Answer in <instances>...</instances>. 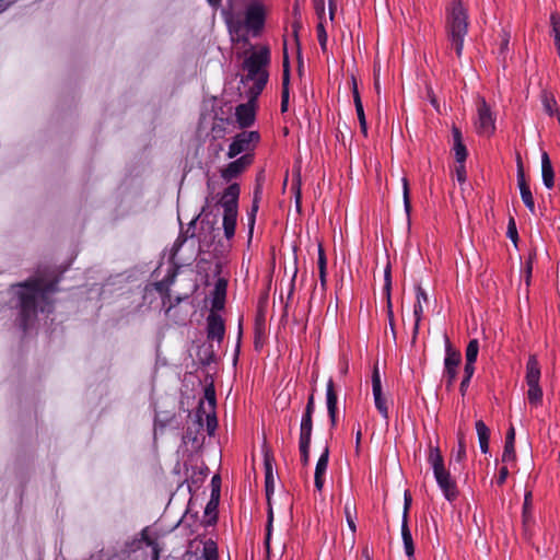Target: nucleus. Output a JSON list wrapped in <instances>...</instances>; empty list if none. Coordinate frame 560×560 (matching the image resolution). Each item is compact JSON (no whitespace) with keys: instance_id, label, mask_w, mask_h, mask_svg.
I'll return each mask as SVG.
<instances>
[{"instance_id":"nucleus-33","label":"nucleus","mask_w":560,"mask_h":560,"mask_svg":"<svg viewBox=\"0 0 560 560\" xmlns=\"http://www.w3.org/2000/svg\"><path fill=\"white\" fill-rule=\"evenodd\" d=\"M203 560H218V548L214 541L208 540L203 546Z\"/></svg>"},{"instance_id":"nucleus-41","label":"nucleus","mask_w":560,"mask_h":560,"mask_svg":"<svg viewBox=\"0 0 560 560\" xmlns=\"http://www.w3.org/2000/svg\"><path fill=\"white\" fill-rule=\"evenodd\" d=\"M205 398L208 401L209 410H214L215 408V393L212 386L207 387L205 389Z\"/></svg>"},{"instance_id":"nucleus-30","label":"nucleus","mask_w":560,"mask_h":560,"mask_svg":"<svg viewBox=\"0 0 560 560\" xmlns=\"http://www.w3.org/2000/svg\"><path fill=\"white\" fill-rule=\"evenodd\" d=\"M527 398L532 405H538L541 402L542 389L539 384L528 385Z\"/></svg>"},{"instance_id":"nucleus-37","label":"nucleus","mask_w":560,"mask_h":560,"mask_svg":"<svg viewBox=\"0 0 560 560\" xmlns=\"http://www.w3.org/2000/svg\"><path fill=\"white\" fill-rule=\"evenodd\" d=\"M249 142H231L229 151H228V158L233 159L243 151L247 149L244 144H248Z\"/></svg>"},{"instance_id":"nucleus-36","label":"nucleus","mask_w":560,"mask_h":560,"mask_svg":"<svg viewBox=\"0 0 560 560\" xmlns=\"http://www.w3.org/2000/svg\"><path fill=\"white\" fill-rule=\"evenodd\" d=\"M532 491H527L524 495V504H523V520L524 523H527L530 517L532 511Z\"/></svg>"},{"instance_id":"nucleus-26","label":"nucleus","mask_w":560,"mask_h":560,"mask_svg":"<svg viewBox=\"0 0 560 560\" xmlns=\"http://www.w3.org/2000/svg\"><path fill=\"white\" fill-rule=\"evenodd\" d=\"M476 431L478 434L480 450L483 454H486L489 451L490 431L488 427L485 424V422L481 420H478L476 422Z\"/></svg>"},{"instance_id":"nucleus-14","label":"nucleus","mask_w":560,"mask_h":560,"mask_svg":"<svg viewBox=\"0 0 560 560\" xmlns=\"http://www.w3.org/2000/svg\"><path fill=\"white\" fill-rule=\"evenodd\" d=\"M338 397L332 378H329L326 387V405L331 427H336Z\"/></svg>"},{"instance_id":"nucleus-57","label":"nucleus","mask_w":560,"mask_h":560,"mask_svg":"<svg viewBox=\"0 0 560 560\" xmlns=\"http://www.w3.org/2000/svg\"><path fill=\"white\" fill-rule=\"evenodd\" d=\"M509 43H510V33L506 32V31H503L502 32L501 46H500V51L501 52H504L508 49Z\"/></svg>"},{"instance_id":"nucleus-18","label":"nucleus","mask_w":560,"mask_h":560,"mask_svg":"<svg viewBox=\"0 0 560 560\" xmlns=\"http://www.w3.org/2000/svg\"><path fill=\"white\" fill-rule=\"evenodd\" d=\"M401 539L404 542L405 553H406L408 560H416L415 542H413V538L411 535V530L408 526L406 515L404 516L402 524H401Z\"/></svg>"},{"instance_id":"nucleus-19","label":"nucleus","mask_w":560,"mask_h":560,"mask_svg":"<svg viewBox=\"0 0 560 560\" xmlns=\"http://www.w3.org/2000/svg\"><path fill=\"white\" fill-rule=\"evenodd\" d=\"M413 291H415L416 302L413 304L415 324H413V331H412V338H411V350L417 352V336H418V330L420 327V284H416L413 287Z\"/></svg>"},{"instance_id":"nucleus-4","label":"nucleus","mask_w":560,"mask_h":560,"mask_svg":"<svg viewBox=\"0 0 560 560\" xmlns=\"http://www.w3.org/2000/svg\"><path fill=\"white\" fill-rule=\"evenodd\" d=\"M240 194V185L232 183L223 190L219 201L223 208V230L228 240L232 238L235 234Z\"/></svg>"},{"instance_id":"nucleus-42","label":"nucleus","mask_w":560,"mask_h":560,"mask_svg":"<svg viewBox=\"0 0 560 560\" xmlns=\"http://www.w3.org/2000/svg\"><path fill=\"white\" fill-rule=\"evenodd\" d=\"M257 211H258V206L257 205H252V209H250V211L247 214V217H248L249 237H252V234H253V231H254Z\"/></svg>"},{"instance_id":"nucleus-44","label":"nucleus","mask_w":560,"mask_h":560,"mask_svg":"<svg viewBox=\"0 0 560 560\" xmlns=\"http://www.w3.org/2000/svg\"><path fill=\"white\" fill-rule=\"evenodd\" d=\"M508 237L516 245L518 235L516 230V224L513 218L510 219L508 225Z\"/></svg>"},{"instance_id":"nucleus-59","label":"nucleus","mask_w":560,"mask_h":560,"mask_svg":"<svg viewBox=\"0 0 560 560\" xmlns=\"http://www.w3.org/2000/svg\"><path fill=\"white\" fill-rule=\"evenodd\" d=\"M474 363L475 362L466 361V364H465V377L466 378H469V380L471 378L474 371H475Z\"/></svg>"},{"instance_id":"nucleus-5","label":"nucleus","mask_w":560,"mask_h":560,"mask_svg":"<svg viewBox=\"0 0 560 560\" xmlns=\"http://www.w3.org/2000/svg\"><path fill=\"white\" fill-rule=\"evenodd\" d=\"M478 118L475 122V127L479 137L490 138L493 136L495 126L492 118L491 109L485 98H480L478 102Z\"/></svg>"},{"instance_id":"nucleus-46","label":"nucleus","mask_w":560,"mask_h":560,"mask_svg":"<svg viewBox=\"0 0 560 560\" xmlns=\"http://www.w3.org/2000/svg\"><path fill=\"white\" fill-rule=\"evenodd\" d=\"M466 456V446L464 442V435L462 433L458 434V450L456 453V459L458 462L463 460Z\"/></svg>"},{"instance_id":"nucleus-9","label":"nucleus","mask_w":560,"mask_h":560,"mask_svg":"<svg viewBox=\"0 0 560 560\" xmlns=\"http://www.w3.org/2000/svg\"><path fill=\"white\" fill-rule=\"evenodd\" d=\"M265 11L261 4L252 3L247 7L245 13V25L256 35L264 26Z\"/></svg>"},{"instance_id":"nucleus-28","label":"nucleus","mask_w":560,"mask_h":560,"mask_svg":"<svg viewBox=\"0 0 560 560\" xmlns=\"http://www.w3.org/2000/svg\"><path fill=\"white\" fill-rule=\"evenodd\" d=\"M541 101L547 114L552 116L555 113H558L557 102L552 93L542 91Z\"/></svg>"},{"instance_id":"nucleus-7","label":"nucleus","mask_w":560,"mask_h":560,"mask_svg":"<svg viewBox=\"0 0 560 560\" xmlns=\"http://www.w3.org/2000/svg\"><path fill=\"white\" fill-rule=\"evenodd\" d=\"M372 392H373V397H374V404H375L377 411L381 413V416L385 420H387L388 419L387 400L383 396L381 374H380L377 364H375L373 368Z\"/></svg>"},{"instance_id":"nucleus-55","label":"nucleus","mask_w":560,"mask_h":560,"mask_svg":"<svg viewBox=\"0 0 560 560\" xmlns=\"http://www.w3.org/2000/svg\"><path fill=\"white\" fill-rule=\"evenodd\" d=\"M550 23H551L553 33H559L560 32V15L558 13L551 14Z\"/></svg>"},{"instance_id":"nucleus-27","label":"nucleus","mask_w":560,"mask_h":560,"mask_svg":"<svg viewBox=\"0 0 560 560\" xmlns=\"http://www.w3.org/2000/svg\"><path fill=\"white\" fill-rule=\"evenodd\" d=\"M353 98H354L355 110H357V115H358V118L360 121L361 130L363 132V136L366 137V120H365L364 109H363V105H362V102H361V98H360V95H359V92H358L355 85L353 88Z\"/></svg>"},{"instance_id":"nucleus-50","label":"nucleus","mask_w":560,"mask_h":560,"mask_svg":"<svg viewBox=\"0 0 560 560\" xmlns=\"http://www.w3.org/2000/svg\"><path fill=\"white\" fill-rule=\"evenodd\" d=\"M314 8L318 15L319 21L324 22L325 18V2L324 0H314Z\"/></svg>"},{"instance_id":"nucleus-11","label":"nucleus","mask_w":560,"mask_h":560,"mask_svg":"<svg viewBox=\"0 0 560 560\" xmlns=\"http://www.w3.org/2000/svg\"><path fill=\"white\" fill-rule=\"evenodd\" d=\"M434 479L442 490L444 497L452 501L457 497V486L455 479L451 476L450 470L445 467L443 470L436 472Z\"/></svg>"},{"instance_id":"nucleus-58","label":"nucleus","mask_w":560,"mask_h":560,"mask_svg":"<svg viewBox=\"0 0 560 560\" xmlns=\"http://www.w3.org/2000/svg\"><path fill=\"white\" fill-rule=\"evenodd\" d=\"M288 102H289V88H285V89H282V102H281L282 112L287 110Z\"/></svg>"},{"instance_id":"nucleus-47","label":"nucleus","mask_w":560,"mask_h":560,"mask_svg":"<svg viewBox=\"0 0 560 560\" xmlns=\"http://www.w3.org/2000/svg\"><path fill=\"white\" fill-rule=\"evenodd\" d=\"M534 256H535V253H532L529 255V258H528L527 262H526V267H525V284H526V287H528L529 283H530Z\"/></svg>"},{"instance_id":"nucleus-54","label":"nucleus","mask_w":560,"mask_h":560,"mask_svg":"<svg viewBox=\"0 0 560 560\" xmlns=\"http://www.w3.org/2000/svg\"><path fill=\"white\" fill-rule=\"evenodd\" d=\"M314 411H315V398H314V394L312 393L310 396H308V399H307V404H306V407H305V410H304V413L305 415H314Z\"/></svg>"},{"instance_id":"nucleus-51","label":"nucleus","mask_w":560,"mask_h":560,"mask_svg":"<svg viewBox=\"0 0 560 560\" xmlns=\"http://www.w3.org/2000/svg\"><path fill=\"white\" fill-rule=\"evenodd\" d=\"M404 205H405L407 217L409 218L411 205H410L409 190H408V185H407L406 179H404Z\"/></svg>"},{"instance_id":"nucleus-35","label":"nucleus","mask_w":560,"mask_h":560,"mask_svg":"<svg viewBox=\"0 0 560 560\" xmlns=\"http://www.w3.org/2000/svg\"><path fill=\"white\" fill-rule=\"evenodd\" d=\"M479 351V342L477 339L469 341L466 349V361L476 362Z\"/></svg>"},{"instance_id":"nucleus-62","label":"nucleus","mask_w":560,"mask_h":560,"mask_svg":"<svg viewBox=\"0 0 560 560\" xmlns=\"http://www.w3.org/2000/svg\"><path fill=\"white\" fill-rule=\"evenodd\" d=\"M508 475H509L508 468L506 467H502L500 469V474H499V478H498V483L502 485L506 480Z\"/></svg>"},{"instance_id":"nucleus-2","label":"nucleus","mask_w":560,"mask_h":560,"mask_svg":"<svg viewBox=\"0 0 560 560\" xmlns=\"http://www.w3.org/2000/svg\"><path fill=\"white\" fill-rule=\"evenodd\" d=\"M18 296L19 325L26 331L30 324L37 317L38 307L45 312L49 303L48 295L57 290L56 281H45L42 278H30L12 285Z\"/></svg>"},{"instance_id":"nucleus-1","label":"nucleus","mask_w":560,"mask_h":560,"mask_svg":"<svg viewBox=\"0 0 560 560\" xmlns=\"http://www.w3.org/2000/svg\"><path fill=\"white\" fill-rule=\"evenodd\" d=\"M270 52L267 47L253 50L242 63L238 95L246 98L245 103L235 108L231 100L209 97L203 100L198 125V138L202 140H219L238 126L246 129L255 121V104L268 81L267 67ZM231 140H260L258 131L242 130Z\"/></svg>"},{"instance_id":"nucleus-17","label":"nucleus","mask_w":560,"mask_h":560,"mask_svg":"<svg viewBox=\"0 0 560 560\" xmlns=\"http://www.w3.org/2000/svg\"><path fill=\"white\" fill-rule=\"evenodd\" d=\"M540 366L535 354H530L528 361L526 363V384L528 385H538L540 381Z\"/></svg>"},{"instance_id":"nucleus-61","label":"nucleus","mask_w":560,"mask_h":560,"mask_svg":"<svg viewBox=\"0 0 560 560\" xmlns=\"http://www.w3.org/2000/svg\"><path fill=\"white\" fill-rule=\"evenodd\" d=\"M260 198H261V187H260V185H257L254 190V197H253L252 205H257L259 207Z\"/></svg>"},{"instance_id":"nucleus-32","label":"nucleus","mask_w":560,"mask_h":560,"mask_svg":"<svg viewBox=\"0 0 560 560\" xmlns=\"http://www.w3.org/2000/svg\"><path fill=\"white\" fill-rule=\"evenodd\" d=\"M456 165L465 164L467 158V149L463 142H455L453 147Z\"/></svg>"},{"instance_id":"nucleus-31","label":"nucleus","mask_w":560,"mask_h":560,"mask_svg":"<svg viewBox=\"0 0 560 560\" xmlns=\"http://www.w3.org/2000/svg\"><path fill=\"white\" fill-rule=\"evenodd\" d=\"M520 192H521V198H522L524 205L526 206V208L532 213H535V202H534V197L529 189V186L521 187Z\"/></svg>"},{"instance_id":"nucleus-22","label":"nucleus","mask_w":560,"mask_h":560,"mask_svg":"<svg viewBox=\"0 0 560 560\" xmlns=\"http://www.w3.org/2000/svg\"><path fill=\"white\" fill-rule=\"evenodd\" d=\"M219 502L220 499H218V493L215 492L214 495L210 497V500L208 501L205 509V516L207 517L205 524L207 526H213L217 524Z\"/></svg>"},{"instance_id":"nucleus-48","label":"nucleus","mask_w":560,"mask_h":560,"mask_svg":"<svg viewBox=\"0 0 560 560\" xmlns=\"http://www.w3.org/2000/svg\"><path fill=\"white\" fill-rule=\"evenodd\" d=\"M267 510V524H266V533L272 534V524H273V509L272 504L269 503Z\"/></svg>"},{"instance_id":"nucleus-6","label":"nucleus","mask_w":560,"mask_h":560,"mask_svg":"<svg viewBox=\"0 0 560 560\" xmlns=\"http://www.w3.org/2000/svg\"><path fill=\"white\" fill-rule=\"evenodd\" d=\"M252 154H244L241 158L236 159L229 163L225 167L220 170L221 177L226 182H231L234 178H237L252 163H253Z\"/></svg>"},{"instance_id":"nucleus-3","label":"nucleus","mask_w":560,"mask_h":560,"mask_svg":"<svg viewBox=\"0 0 560 560\" xmlns=\"http://www.w3.org/2000/svg\"><path fill=\"white\" fill-rule=\"evenodd\" d=\"M447 35L458 57L463 54L464 37L468 31V15L460 0L454 1L447 16Z\"/></svg>"},{"instance_id":"nucleus-16","label":"nucleus","mask_w":560,"mask_h":560,"mask_svg":"<svg viewBox=\"0 0 560 560\" xmlns=\"http://www.w3.org/2000/svg\"><path fill=\"white\" fill-rule=\"evenodd\" d=\"M228 281L223 278L218 279L212 292V311H220L224 307L226 296Z\"/></svg>"},{"instance_id":"nucleus-10","label":"nucleus","mask_w":560,"mask_h":560,"mask_svg":"<svg viewBox=\"0 0 560 560\" xmlns=\"http://www.w3.org/2000/svg\"><path fill=\"white\" fill-rule=\"evenodd\" d=\"M215 222L207 219L200 221V232L197 235L199 252L209 249L217 237Z\"/></svg>"},{"instance_id":"nucleus-45","label":"nucleus","mask_w":560,"mask_h":560,"mask_svg":"<svg viewBox=\"0 0 560 560\" xmlns=\"http://www.w3.org/2000/svg\"><path fill=\"white\" fill-rule=\"evenodd\" d=\"M318 271H327V258L322 245L318 246Z\"/></svg>"},{"instance_id":"nucleus-56","label":"nucleus","mask_w":560,"mask_h":560,"mask_svg":"<svg viewBox=\"0 0 560 560\" xmlns=\"http://www.w3.org/2000/svg\"><path fill=\"white\" fill-rule=\"evenodd\" d=\"M198 218L192 219L186 229V231H183L184 233H187L188 238H192L196 236V222Z\"/></svg>"},{"instance_id":"nucleus-12","label":"nucleus","mask_w":560,"mask_h":560,"mask_svg":"<svg viewBox=\"0 0 560 560\" xmlns=\"http://www.w3.org/2000/svg\"><path fill=\"white\" fill-rule=\"evenodd\" d=\"M225 335V325L222 317L211 311L207 317V338L221 342Z\"/></svg>"},{"instance_id":"nucleus-24","label":"nucleus","mask_w":560,"mask_h":560,"mask_svg":"<svg viewBox=\"0 0 560 560\" xmlns=\"http://www.w3.org/2000/svg\"><path fill=\"white\" fill-rule=\"evenodd\" d=\"M176 270H170L168 273L161 280L155 282V290L163 296L170 298V287L175 282L176 279Z\"/></svg>"},{"instance_id":"nucleus-15","label":"nucleus","mask_w":560,"mask_h":560,"mask_svg":"<svg viewBox=\"0 0 560 560\" xmlns=\"http://www.w3.org/2000/svg\"><path fill=\"white\" fill-rule=\"evenodd\" d=\"M427 463L429 468L432 470L433 476L445 468L444 457L442 456L439 446L429 444Z\"/></svg>"},{"instance_id":"nucleus-34","label":"nucleus","mask_w":560,"mask_h":560,"mask_svg":"<svg viewBox=\"0 0 560 560\" xmlns=\"http://www.w3.org/2000/svg\"><path fill=\"white\" fill-rule=\"evenodd\" d=\"M311 443L312 442L299 441L300 457L303 466H308L310 464Z\"/></svg>"},{"instance_id":"nucleus-20","label":"nucleus","mask_w":560,"mask_h":560,"mask_svg":"<svg viewBox=\"0 0 560 560\" xmlns=\"http://www.w3.org/2000/svg\"><path fill=\"white\" fill-rule=\"evenodd\" d=\"M197 418H198V422L201 423L202 421V416L205 415L206 416V422H207V432L208 434L211 436L214 434V431L218 427V419H217V416H215V412L214 410H209L207 411L205 408H203V402L201 401L199 407H198V410H197Z\"/></svg>"},{"instance_id":"nucleus-29","label":"nucleus","mask_w":560,"mask_h":560,"mask_svg":"<svg viewBox=\"0 0 560 560\" xmlns=\"http://www.w3.org/2000/svg\"><path fill=\"white\" fill-rule=\"evenodd\" d=\"M265 341V324L262 320H256L255 324V339L254 347L256 350H260Z\"/></svg>"},{"instance_id":"nucleus-53","label":"nucleus","mask_w":560,"mask_h":560,"mask_svg":"<svg viewBox=\"0 0 560 560\" xmlns=\"http://www.w3.org/2000/svg\"><path fill=\"white\" fill-rule=\"evenodd\" d=\"M220 485H221L220 476L214 475L211 479V486H212L211 495H214V493L217 491L218 499H220Z\"/></svg>"},{"instance_id":"nucleus-40","label":"nucleus","mask_w":560,"mask_h":560,"mask_svg":"<svg viewBox=\"0 0 560 560\" xmlns=\"http://www.w3.org/2000/svg\"><path fill=\"white\" fill-rule=\"evenodd\" d=\"M515 458H516V454H515L514 444L505 443L504 451L502 454V462L506 463V462L514 460Z\"/></svg>"},{"instance_id":"nucleus-49","label":"nucleus","mask_w":560,"mask_h":560,"mask_svg":"<svg viewBox=\"0 0 560 560\" xmlns=\"http://www.w3.org/2000/svg\"><path fill=\"white\" fill-rule=\"evenodd\" d=\"M456 179L458 183L464 184L466 182V168L465 164H459L455 166Z\"/></svg>"},{"instance_id":"nucleus-43","label":"nucleus","mask_w":560,"mask_h":560,"mask_svg":"<svg viewBox=\"0 0 560 560\" xmlns=\"http://www.w3.org/2000/svg\"><path fill=\"white\" fill-rule=\"evenodd\" d=\"M188 241V235L187 233H184L183 231L179 233L178 237L176 238V241L174 242V245H173V248H172V252H173V255H176L177 252L183 247V245Z\"/></svg>"},{"instance_id":"nucleus-63","label":"nucleus","mask_w":560,"mask_h":560,"mask_svg":"<svg viewBox=\"0 0 560 560\" xmlns=\"http://www.w3.org/2000/svg\"><path fill=\"white\" fill-rule=\"evenodd\" d=\"M514 441H515V430L513 427H511L508 431L505 443L514 444Z\"/></svg>"},{"instance_id":"nucleus-60","label":"nucleus","mask_w":560,"mask_h":560,"mask_svg":"<svg viewBox=\"0 0 560 560\" xmlns=\"http://www.w3.org/2000/svg\"><path fill=\"white\" fill-rule=\"evenodd\" d=\"M517 184L518 188L528 186L525 180L524 170H517Z\"/></svg>"},{"instance_id":"nucleus-8","label":"nucleus","mask_w":560,"mask_h":560,"mask_svg":"<svg viewBox=\"0 0 560 560\" xmlns=\"http://www.w3.org/2000/svg\"><path fill=\"white\" fill-rule=\"evenodd\" d=\"M264 470H265V492L267 504L271 503V498L275 492V476H273V462L275 456L270 448L264 446Z\"/></svg>"},{"instance_id":"nucleus-64","label":"nucleus","mask_w":560,"mask_h":560,"mask_svg":"<svg viewBox=\"0 0 560 560\" xmlns=\"http://www.w3.org/2000/svg\"><path fill=\"white\" fill-rule=\"evenodd\" d=\"M428 96H429V98H430V101H431L432 105L435 107L436 112H438V113H441L442 110H441V108H440V105H439V103H438V101H436V98H435V96L433 95V93H432V91H431V90H428Z\"/></svg>"},{"instance_id":"nucleus-39","label":"nucleus","mask_w":560,"mask_h":560,"mask_svg":"<svg viewBox=\"0 0 560 560\" xmlns=\"http://www.w3.org/2000/svg\"><path fill=\"white\" fill-rule=\"evenodd\" d=\"M317 37L320 45V48L325 51L327 45V33L324 27V22L319 21L317 24Z\"/></svg>"},{"instance_id":"nucleus-21","label":"nucleus","mask_w":560,"mask_h":560,"mask_svg":"<svg viewBox=\"0 0 560 560\" xmlns=\"http://www.w3.org/2000/svg\"><path fill=\"white\" fill-rule=\"evenodd\" d=\"M541 176H542V182H544V185L550 189L553 187V178H555V173H553V168H552V165H551V161L549 159V155L546 151L542 152L541 154Z\"/></svg>"},{"instance_id":"nucleus-52","label":"nucleus","mask_w":560,"mask_h":560,"mask_svg":"<svg viewBox=\"0 0 560 560\" xmlns=\"http://www.w3.org/2000/svg\"><path fill=\"white\" fill-rule=\"evenodd\" d=\"M459 354H456V355H448L446 359H445V365H446V369L447 371H451L452 369H455L457 366V364L459 363Z\"/></svg>"},{"instance_id":"nucleus-38","label":"nucleus","mask_w":560,"mask_h":560,"mask_svg":"<svg viewBox=\"0 0 560 560\" xmlns=\"http://www.w3.org/2000/svg\"><path fill=\"white\" fill-rule=\"evenodd\" d=\"M392 288V272H390V266L387 264L385 270H384V287L383 291L386 294L387 299L389 300V293Z\"/></svg>"},{"instance_id":"nucleus-13","label":"nucleus","mask_w":560,"mask_h":560,"mask_svg":"<svg viewBox=\"0 0 560 560\" xmlns=\"http://www.w3.org/2000/svg\"><path fill=\"white\" fill-rule=\"evenodd\" d=\"M328 460H329V447L328 445L325 446L323 453L320 454L316 467H315V475H314V485L315 488L318 491H322L325 483V474L328 467Z\"/></svg>"},{"instance_id":"nucleus-25","label":"nucleus","mask_w":560,"mask_h":560,"mask_svg":"<svg viewBox=\"0 0 560 560\" xmlns=\"http://www.w3.org/2000/svg\"><path fill=\"white\" fill-rule=\"evenodd\" d=\"M313 433V415L303 413L300 424L299 441L312 442Z\"/></svg>"},{"instance_id":"nucleus-23","label":"nucleus","mask_w":560,"mask_h":560,"mask_svg":"<svg viewBox=\"0 0 560 560\" xmlns=\"http://www.w3.org/2000/svg\"><path fill=\"white\" fill-rule=\"evenodd\" d=\"M345 516L349 529L351 530L352 538H354L357 532L355 518H357V506L353 500L348 499L343 508Z\"/></svg>"}]
</instances>
